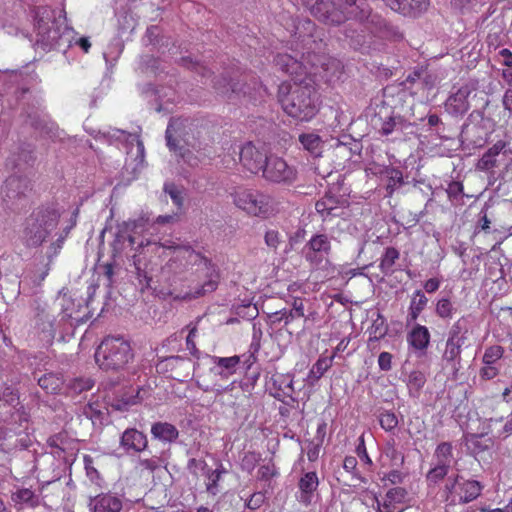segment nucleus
<instances>
[{
    "instance_id": "nucleus-1",
    "label": "nucleus",
    "mask_w": 512,
    "mask_h": 512,
    "mask_svg": "<svg viewBox=\"0 0 512 512\" xmlns=\"http://www.w3.org/2000/svg\"><path fill=\"white\" fill-rule=\"evenodd\" d=\"M302 3L325 24L340 25L350 19L357 20V27L349 25L345 29V36L354 49H360L366 43L363 29L359 31L361 27L378 36L388 22L377 14H370L365 0H302Z\"/></svg>"
},
{
    "instance_id": "nucleus-2",
    "label": "nucleus",
    "mask_w": 512,
    "mask_h": 512,
    "mask_svg": "<svg viewBox=\"0 0 512 512\" xmlns=\"http://www.w3.org/2000/svg\"><path fill=\"white\" fill-rule=\"evenodd\" d=\"M315 23L310 19L300 21L296 25V34L307 47V51L302 53L301 60L287 54L280 53L274 58L275 65L286 74L294 77V81L304 79L310 73L309 67L325 65L326 44L319 36H315Z\"/></svg>"
},
{
    "instance_id": "nucleus-3",
    "label": "nucleus",
    "mask_w": 512,
    "mask_h": 512,
    "mask_svg": "<svg viewBox=\"0 0 512 512\" xmlns=\"http://www.w3.org/2000/svg\"><path fill=\"white\" fill-rule=\"evenodd\" d=\"M278 101L289 117L301 122L310 121L319 110L317 91L306 78L283 82L278 88Z\"/></svg>"
},
{
    "instance_id": "nucleus-4",
    "label": "nucleus",
    "mask_w": 512,
    "mask_h": 512,
    "mask_svg": "<svg viewBox=\"0 0 512 512\" xmlns=\"http://www.w3.org/2000/svg\"><path fill=\"white\" fill-rule=\"evenodd\" d=\"M475 169L488 175L490 185L496 181H506L512 171V147L505 140L496 141L477 160Z\"/></svg>"
},
{
    "instance_id": "nucleus-5",
    "label": "nucleus",
    "mask_w": 512,
    "mask_h": 512,
    "mask_svg": "<svg viewBox=\"0 0 512 512\" xmlns=\"http://www.w3.org/2000/svg\"><path fill=\"white\" fill-rule=\"evenodd\" d=\"M1 453L12 455L32 446L34 438L30 432L29 415L25 411L11 414L10 420H3Z\"/></svg>"
},
{
    "instance_id": "nucleus-6",
    "label": "nucleus",
    "mask_w": 512,
    "mask_h": 512,
    "mask_svg": "<svg viewBox=\"0 0 512 512\" xmlns=\"http://www.w3.org/2000/svg\"><path fill=\"white\" fill-rule=\"evenodd\" d=\"M59 211L53 206L35 209L25 220L23 241L27 247L40 246L48 235L57 227Z\"/></svg>"
},
{
    "instance_id": "nucleus-7",
    "label": "nucleus",
    "mask_w": 512,
    "mask_h": 512,
    "mask_svg": "<svg viewBox=\"0 0 512 512\" xmlns=\"http://www.w3.org/2000/svg\"><path fill=\"white\" fill-rule=\"evenodd\" d=\"M147 223L148 219L141 217L136 220L125 221L117 226V232L112 243L114 259L123 256L132 259L134 253L139 254L140 250L151 244L149 240L141 239L138 241L136 237L145 230Z\"/></svg>"
},
{
    "instance_id": "nucleus-8",
    "label": "nucleus",
    "mask_w": 512,
    "mask_h": 512,
    "mask_svg": "<svg viewBox=\"0 0 512 512\" xmlns=\"http://www.w3.org/2000/svg\"><path fill=\"white\" fill-rule=\"evenodd\" d=\"M133 358L130 343L121 336H107L95 351V361L100 369L118 371Z\"/></svg>"
},
{
    "instance_id": "nucleus-9",
    "label": "nucleus",
    "mask_w": 512,
    "mask_h": 512,
    "mask_svg": "<svg viewBox=\"0 0 512 512\" xmlns=\"http://www.w3.org/2000/svg\"><path fill=\"white\" fill-rule=\"evenodd\" d=\"M370 124L378 134L386 137L392 134L402 136L412 133L414 126L411 121L397 113L386 100L375 105Z\"/></svg>"
},
{
    "instance_id": "nucleus-10",
    "label": "nucleus",
    "mask_w": 512,
    "mask_h": 512,
    "mask_svg": "<svg viewBox=\"0 0 512 512\" xmlns=\"http://www.w3.org/2000/svg\"><path fill=\"white\" fill-rule=\"evenodd\" d=\"M233 204L251 216L266 217L274 212L273 198L246 186H234L229 191Z\"/></svg>"
},
{
    "instance_id": "nucleus-11",
    "label": "nucleus",
    "mask_w": 512,
    "mask_h": 512,
    "mask_svg": "<svg viewBox=\"0 0 512 512\" xmlns=\"http://www.w3.org/2000/svg\"><path fill=\"white\" fill-rule=\"evenodd\" d=\"M36 40L35 45L43 51L56 48L61 39L56 11L48 6H39L34 11Z\"/></svg>"
},
{
    "instance_id": "nucleus-12",
    "label": "nucleus",
    "mask_w": 512,
    "mask_h": 512,
    "mask_svg": "<svg viewBox=\"0 0 512 512\" xmlns=\"http://www.w3.org/2000/svg\"><path fill=\"white\" fill-rule=\"evenodd\" d=\"M35 311V329L38 333L40 340L46 344H51L56 336L58 330L65 326L56 316V311L52 305L40 301L34 302Z\"/></svg>"
},
{
    "instance_id": "nucleus-13",
    "label": "nucleus",
    "mask_w": 512,
    "mask_h": 512,
    "mask_svg": "<svg viewBox=\"0 0 512 512\" xmlns=\"http://www.w3.org/2000/svg\"><path fill=\"white\" fill-rule=\"evenodd\" d=\"M262 177L270 182L281 185H292L297 180V169L289 165L283 158L270 154L263 169Z\"/></svg>"
},
{
    "instance_id": "nucleus-14",
    "label": "nucleus",
    "mask_w": 512,
    "mask_h": 512,
    "mask_svg": "<svg viewBox=\"0 0 512 512\" xmlns=\"http://www.w3.org/2000/svg\"><path fill=\"white\" fill-rule=\"evenodd\" d=\"M334 189V187L330 188L315 204V209L323 221L335 217H342L345 214V208L348 206V201L345 196L336 195L333 192Z\"/></svg>"
},
{
    "instance_id": "nucleus-15",
    "label": "nucleus",
    "mask_w": 512,
    "mask_h": 512,
    "mask_svg": "<svg viewBox=\"0 0 512 512\" xmlns=\"http://www.w3.org/2000/svg\"><path fill=\"white\" fill-rule=\"evenodd\" d=\"M55 309L58 317L64 324V326L69 325L73 327L74 325H78L82 323L84 320V316L81 315V303H75L74 299L67 295L58 296L52 304Z\"/></svg>"
},
{
    "instance_id": "nucleus-16",
    "label": "nucleus",
    "mask_w": 512,
    "mask_h": 512,
    "mask_svg": "<svg viewBox=\"0 0 512 512\" xmlns=\"http://www.w3.org/2000/svg\"><path fill=\"white\" fill-rule=\"evenodd\" d=\"M31 182L26 176L11 175L4 182L2 197L7 204H17L31 191Z\"/></svg>"
},
{
    "instance_id": "nucleus-17",
    "label": "nucleus",
    "mask_w": 512,
    "mask_h": 512,
    "mask_svg": "<svg viewBox=\"0 0 512 512\" xmlns=\"http://www.w3.org/2000/svg\"><path fill=\"white\" fill-rule=\"evenodd\" d=\"M182 125L179 119H171L165 132L166 144L170 151L179 155L185 163L191 167H196L199 164L198 157L189 149L178 144V129Z\"/></svg>"
},
{
    "instance_id": "nucleus-18",
    "label": "nucleus",
    "mask_w": 512,
    "mask_h": 512,
    "mask_svg": "<svg viewBox=\"0 0 512 512\" xmlns=\"http://www.w3.org/2000/svg\"><path fill=\"white\" fill-rule=\"evenodd\" d=\"M268 157L265 150L257 148L252 142H247L239 150L240 162L254 174L262 171Z\"/></svg>"
},
{
    "instance_id": "nucleus-19",
    "label": "nucleus",
    "mask_w": 512,
    "mask_h": 512,
    "mask_svg": "<svg viewBox=\"0 0 512 512\" xmlns=\"http://www.w3.org/2000/svg\"><path fill=\"white\" fill-rule=\"evenodd\" d=\"M192 362L189 358L182 356H169L158 362L156 368L161 372H170V377L180 380L188 378L192 369Z\"/></svg>"
},
{
    "instance_id": "nucleus-20",
    "label": "nucleus",
    "mask_w": 512,
    "mask_h": 512,
    "mask_svg": "<svg viewBox=\"0 0 512 512\" xmlns=\"http://www.w3.org/2000/svg\"><path fill=\"white\" fill-rule=\"evenodd\" d=\"M243 80L235 79L228 72L213 79V88L218 94L229 97L231 94L251 95L252 89L243 84Z\"/></svg>"
},
{
    "instance_id": "nucleus-21",
    "label": "nucleus",
    "mask_w": 512,
    "mask_h": 512,
    "mask_svg": "<svg viewBox=\"0 0 512 512\" xmlns=\"http://www.w3.org/2000/svg\"><path fill=\"white\" fill-rule=\"evenodd\" d=\"M304 251L307 261L311 263H319L321 258H319L318 255L327 256L331 251L330 238L326 234H315L306 243Z\"/></svg>"
},
{
    "instance_id": "nucleus-22",
    "label": "nucleus",
    "mask_w": 512,
    "mask_h": 512,
    "mask_svg": "<svg viewBox=\"0 0 512 512\" xmlns=\"http://www.w3.org/2000/svg\"><path fill=\"white\" fill-rule=\"evenodd\" d=\"M90 512H120L123 508V500L113 493H100L90 497L88 502Z\"/></svg>"
},
{
    "instance_id": "nucleus-23",
    "label": "nucleus",
    "mask_w": 512,
    "mask_h": 512,
    "mask_svg": "<svg viewBox=\"0 0 512 512\" xmlns=\"http://www.w3.org/2000/svg\"><path fill=\"white\" fill-rule=\"evenodd\" d=\"M471 92L472 89L469 85L461 86L446 100V111L453 116L464 115L470 108L468 98Z\"/></svg>"
},
{
    "instance_id": "nucleus-24",
    "label": "nucleus",
    "mask_w": 512,
    "mask_h": 512,
    "mask_svg": "<svg viewBox=\"0 0 512 512\" xmlns=\"http://www.w3.org/2000/svg\"><path fill=\"white\" fill-rule=\"evenodd\" d=\"M393 11L404 16L416 17L425 12L429 0H382Z\"/></svg>"
},
{
    "instance_id": "nucleus-25",
    "label": "nucleus",
    "mask_w": 512,
    "mask_h": 512,
    "mask_svg": "<svg viewBox=\"0 0 512 512\" xmlns=\"http://www.w3.org/2000/svg\"><path fill=\"white\" fill-rule=\"evenodd\" d=\"M318 486L319 479L315 471L304 473L298 482L299 493L296 495L298 502L304 506H309Z\"/></svg>"
},
{
    "instance_id": "nucleus-26",
    "label": "nucleus",
    "mask_w": 512,
    "mask_h": 512,
    "mask_svg": "<svg viewBox=\"0 0 512 512\" xmlns=\"http://www.w3.org/2000/svg\"><path fill=\"white\" fill-rule=\"evenodd\" d=\"M147 444L146 435L135 428L126 429L120 437V446L126 453L142 452L146 449Z\"/></svg>"
},
{
    "instance_id": "nucleus-27",
    "label": "nucleus",
    "mask_w": 512,
    "mask_h": 512,
    "mask_svg": "<svg viewBox=\"0 0 512 512\" xmlns=\"http://www.w3.org/2000/svg\"><path fill=\"white\" fill-rule=\"evenodd\" d=\"M430 332L426 326L416 324L407 335L408 344L418 352L419 356L425 354L430 344Z\"/></svg>"
},
{
    "instance_id": "nucleus-28",
    "label": "nucleus",
    "mask_w": 512,
    "mask_h": 512,
    "mask_svg": "<svg viewBox=\"0 0 512 512\" xmlns=\"http://www.w3.org/2000/svg\"><path fill=\"white\" fill-rule=\"evenodd\" d=\"M304 300L301 298H295L292 302L291 308H284L280 311L274 312L270 315L273 323L284 322L287 326L295 319L304 317Z\"/></svg>"
},
{
    "instance_id": "nucleus-29",
    "label": "nucleus",
    "mask_w": 512,
    "mask_h": 512,
    "mask_svg": "<svg viewBox=\"0 0 512 512\" xmlns=\"http://www.w3.org/2000/svg\"><path fill=\"white\" fill-rule=\"evenodd\" d=\"M483 485L477 480L465 479L462 476L458 489V503L467 504L477 499L482 492Z\"/></svg>"
},
{
    "instance_id": "nucleus-30",
    "label": "nucleus",
    "mask_w": 512,
    "mask_h": 512,
    "mask_svg": "<svg viewBox=\"0 0 512 512\" xmlns=\"http://www.w3.org/2000/svg\"><path fill=\"white\" fill-rule=\"evenodd\" d=\"M27 123L41 135L56 138L59 136L58 126L45 115L37 113L28 116Z\"/></svg>"
},
{
    "instance_id": "nucleus-31",
    "label": "nucleus",
    "mask_w": 512,
    "mask_h": 512,
    "mask_svg": "<svg viewBox=\"0 0 512 512\" xmlns=\"http://www.w3.org/2000/svg\"><path fill=\"white\" fill-rule=\"evenodd\" d=\"M459 342L446 340L445 350L442 354V362L446 367H450L454 372H458L461 368V352L462 346Z\"/></svg>"
},
{
    "instance_id": "nucleus-32",
    "label": "nucleus",
    "mask_w": 512,
    "mask_h": 512,
    "mask_svg": "<svg viewBox=\"0 0 512 512\" xmlns=\"http://www.w3.org/2000/svg\"><path fill=\"white\" fill-rule=\"evenodd\" d=\"M434 464L445 467L450 470L453 463H457L453 455V446L451 442L439 443L433 454Z\"/></svg>"
},
{
    "instance_id": "nucleus-33",
    "label": "nucleus",
    "mask_w": 512,
    "mask_h": 512,
    "mask_svg": "<svg viewBox=\"0 0 512 512\" xmlns=\"http://www.w3.org/2000/svg\"><path fill=\"white\" fill-rule=\"evenodd\" d=\"M151 434L153 438L167 443L174 442L178 436V429L168 422H156L151 427Z\"/></svg>"
},
{
    "instance_id": "nucleus-34",
    "label": "nucleus",
    "mask_w": 512,
    "mask_h": 512,
    "mask_svg": "<svg viewBox=\"0 0 512 512\" xmlns=\"http://www.w3.org/2000/svg\"><path fill=\"white\" fill-rule=\"evenodd\" d=\"M470 321L468 317L462 316L453 323L448 332V340L465 344L468 340Z\"/></svg>"
},
{
    "instance_id": "nucleus-35",
    "label": "nucleus",
    "mask_w": 512,
    "mask_h": 512,
    "mask_svg": "<svg viewBox=\"0 0 512 512\" xmlns=\"http://www.w3.org/2000/svg\"><path fill=\"white\" fill-rule=\"evenodd\" d=\"M299 142L303 149L308 151L312 156H321L324 143L318 134L314 132L302 133L299 135Z\"/></svg>"
},
{
    "instance_id": "nucleus-36",
    "label": "nucleus",
    "mask_w": 512,
    "mask_h": 512,
    "mask_svg": "<svg viewBox=\"0 0 512 512\" xmlns=\"http://www.w3.org/2000/svg\"><path fill=\"white\" fill-rule=\"evenodd\" d=\"M269 391L280 390L289 398H292L294 392L293 378L288 374H275L267 382Z\"/></svg>"
},
{
    "instance_id": "nucleus-37",
    "label": "nucleus",
    "mask_w": 512,
    "mask_h": 512,
    "mask_svg": "<svg viewBox=\"0 0 512 512\" xmlns=\"http://www.w3.org/2000/svg\"><path fill=\"white\" fill-rule=\"evenodd\" d=\"M38 385L47 393V394H57L63 384V378L56 373H46L37 378Z\"/></svg>"
},
{
    "instance_id": "nucleus-38",
    "label": "nucleus",
    "mask_w": 512,
    "mask_h": 512,
    "mask_svg": "<svg viewBox=\"0 0 512 512\" xmlns=\"http://www.w3.org/2000/svg\"><path fill=\"white\" fill-rule=\"evenodd\" d=\"M0 402L14 408L15 412H17L18 409L24 411V407L20 402L19 390L14 386H6L0 391Z\"/></svg>"
},
{
    "instance_id": "nucleus-39",
    "label": "nucleus",
    "mask_w": 512,
    "mask_h": 512,
    "mask_svg": "<svg viewBox=\"0 0 512 512\" xmlns=\"http://www.w3.org/2000/svg\"><path fill=\"white\" fill-rule=\"evenodd\" d=\"M132 264L135 268V273L142 289L149 288L152 277L149 275V272L147 271V264L142 261L140 254L134 253L132 255Z\"/></svg>"
},
{
    "instance_id": "nucleus-40",
    "label": "nucleus",
    "mask_w": 512,
    "mask_h": 512,
    "mask_svg": "<svg viewBox=\"0 0 512 512\" xmlns=\"http://www.w3.org/2000/svg\"><path fill=\"white\" fill-rule=\"evenodd\" d=\"M369 344L372 342H377L380 339L384 338L388 332V326L386 324V319L380 313H377L376 319L373 320L371 327L369 328Z\"/></svg>"
},
{
    "instance_id": "nucleus-41",
    "label": "nucleus",
    "mask_w": 512,
    "mask_h": 512,
    "mask_svg": "<svg viewBox=\"0 0 512 512\" xmlns=\"http://www.w3.org/2000/svg\"><path fill=\"white\" fill-rule=\"evenodd\" d=\"M217 275L210 276V278L205 281L199 288H197L195 291H190L183 296L176 295L174 296V299H196L201 296H204L207 293L213 292L218 285L217 281Z\"/></svg>"
},
{
    "instance_id": "nucleus-42",
    "label": "nucleus",
    "mask_w": 512,
    "mask_h": 512,
    "mask_svg": "<svg viewBox=\"0 0 512 512\" xmlns=\"http://www.w3.org/2000/svg\"><path fill=\"white\" fill-rule=\"evenodd\" d=\"M425 383L426 376L423 372L419 370L411 371L407 379L409 395L411 397L417 398L420 395V391L424 387Z\"/></svg>"
},
{
    "instance_id": "nucleus-43",
    "label": "nucleus",
    "mask_w": 512,
    "mask_h": 512,
    "mask_svg": "<svg viewBox=\"0 0 512 512\" xmlns=\"http://www.w3.org/2000/svg\"><path fill=\"white\" fill-rule=\"evenodd\" d=\"M163 248L173 249L179 252H183L188 255V260L194 264L203 263L204 266H207L209 261L201 256L200 253L195 252L190 246H181L176 245L174 242L167 241L165 243L160 244Z\"/></svg>"
},
{
    "instance_id": "nucleus-44",
    "label": "nucleus",
    "mask_w": 512,
    "mask_h": 512,
    "mask_svg": "<svg viewBox=\"0 0 512 512\" xmlns=\"http://www.w3.org/2000/svg\"><path fill=\"white\" fill-rule=\"evenodd\" d=\"M460 480H462V475L456 473L449 476L444 485L443 494L445 495V501L450 502V504H456L457 502Z\"/></svg>"
},
{
    "instance_id": "nucleus-45",
    "label": "nucleus",
    "mask_w": 512,
    "mask_h": 512,
    "mask_svg": "<svg viewBox=\"0 0 512 512\" xmlns=\"http://www.w3.org/2000/svg\"><path fill=\"white\" fill-rule=\"evenodd\" d=\"M400 253L394 247H387L381 257L379 268L385 275H390L393 272V266L396 260L399 259Z\"/></svg>"
},
{
    "instance_id": "nucleus-46",
    "label": "nucleus",
    "mask_w": 512,
    "mask_h": 512,
    "mask_svg": "<svg viewBox=\"0 0 512 512\" xmlns=\"http://www.w3.org/2000/svg\"><path fill=\"white\" fill-rule=\"evenodd\" d=\"M94 386V381L89 377H76L67 384V390L72 395L81 394L90 390Z\"/></svg>"
},
{
    "instance_id": "nucleus-47",
    "label": "nucleus",
    "mask_w": 512,
    "mask_h": 512,
    "mask_svg": "<svg viewBox=\"0 0 512 512\" xmlns=\"http://www.w3.org/2000/svg\"><path fill=\"white\" fill-rule=\"evenodd\" d=\"M466 443L468 449L473 454H479L481 452H484L488 450L492 445L490 439L483 440V435L479 434H471L470 436L466 437Z\"/></svg>"
},
{
    "instance_id": "nucleus-48",
    "label": "nucleus",
    "mask_w": 512,
    "mask_h": 512,
    "mask_svg": "<svg viewBox=\"0 0 512 512\" xmlns=\"http://www.w3.org/2000/svg\"><path fill=\"white\" fill-rule=\"evenodd\" d=\"M11 499L15 504H27L32 508L36 507L39 503L34 492L28 488L18 489L12 494Z\"/></svg>"
},
{
    "instance_id": "nucleus-49",
    "label": "nucleus",
    "mask_w": 512,
    "mask_h": 512,
    "mask_svg": "<svg viewBox=\"0 0 512 512\" xmlns=\"http://www.w3.org/2000/svg\"><path fill=\"white\" fill-rule=\"evenodd\" d=\"M385 174L388 178L386 184L387 196H392L394 191L404 183L403 174L399 169L393 167L386 169Z\"/></svg>"
},
{
    "instance_id": "nucleus-50",
    "label": "nucleus",
    "mask_w": 512,
    "mask_h": 512,
    "mask_svg": "<svg viewBox=\"0 0 512 512\" xmlns=\"http://www.w3.org/2000/svg\"><path fill=\"white\" fill-rule=\"evenodd\" d=\"M334 355L330 357H320L312 366L309 372V378L319 380L324 373L332 366Z\"/></svg>"
},
{
    "instance_id": "nucleus-51",
    "label": "nucleus",
    "mask_w": 512,
    "mask_h": 512,
    "mask_svg": "<svg viewBox=\"0 0 512 512\" xmlns=\"http://www.w3.org/2000/svg\"><path fill=\"white\" fill-rule=\"evenodd\" d=\"M76 220L74 219L72 221V224L69 227H66L57 237V239L50 244V246L47 249V258L49 261H52L54 257H56L61 250L63 243L65 241V238L69 234L70 230L75 226Z\"/></svg>"
},
{
    "instance_id": "nucleus-52",
    "label": "nucleus",
    "mask_w": 512,
    "mask_h": 512,
    "mask_svg": "<svg viewBox=\"0 0 512 512\" xmlns=\"http://www.w3.org/2000/svg\"><path fill=\"white\" fill-rule=\"evenodd\" d=\"M210 359L213 364L219 365L221 369L232 374L236 372L237 367L240 364V356L237 355L231 357L210 356Z\"/></svg>"
},
{
    "instance_id": "nucleus-53",
    "label": "nucleus",
    "mask_w": 512,
    "mask_h": 512,
    "mask_svg": "<svg viewBox=\"0 0 512 512\" xmlns=\"http://www.w3.org/2000/svg\"><path fill=\"white\" fill-rule=\"evenodd\" d=\"M226 470L220 466L215 470H207L206 476L208 478V483L206 484V490L208 493L212 495H216L218 493V482L221 479L222 474H224Z\"/></svg>"
},
{
    "instance_id": "nucleus-54",
    "label": "nucleus",
    "mask_w": 512,
    "mask_h": 512,
    "mask_svg": "<svg viewBox=\"0 0 512 512\" xmlns=\"http://www.w3.org/2000/svg\"><path fill=\"white\" fill-rule=\"evenodd\" d=\"M449 473V469L436 465L427 472L426 474V480L429 483V485H436L442 480H444Z\"/></svg>"
},
{
    "instance_id": "nucleus-55",
    "label": "nucleus",
    "mask_w": 512,
    "mask_h": 512,
    "mask_svg": "<svg viewBox=\"0 0 512 512\" xmlns=\"http://www.w3.org/2000/svg\"><path fill=\"white\" fill-rule=\"evenodd\" d=\"M456 308L448 298H441L436 304V314L443 319L452 318Z\"/></svg>"
},
{
    "instance_id": "nucleus-56",
    "label": "nucleus",
    "mask_w": 512,
    "mask_h": 512,
    "mask_svg": "<svg viewBox=\"0 0 512 512\" xmlns=\"http://www.w3.org/2000/svg\"><path fill=\"white\" fill-rule=\"evenodd\" d=\"M380 426L387 432L393 431L398 426V418L392 411H383L379 415Z\"/></svg>"
},
{
    "instance_id": "nucleus-57",
    "label": "nucleus",
    "mask_w": 512,
    "mask_h": 512,
    "mask_svg": "<svg viewBox=\"0 0 512 512\" xmlns=\"http://www.w3.org/2000/svg\"><path fill=\"white\" fill-rule=\"evenodd\" d=\"M504 353V349L499 345H494L486 348L482 361L485 365H493L497 360H499Z\"/></svg>"
},
{
    "instance_id": "nucleus-58",
    "label": "nucleus",
    "mask_w": 512,
    "mask_h": 512,
    "mask_svg": "<svg viewBox=\"0 0 512 512\" xmlns=\"http://www.w3.org/2000/svg\"><path fill=\"white\" fill-rule=\"evenodd\" d=\"M261 337H262L261 328L257 327L256 324H253V338H252V342L250 344L251 354L249 355V358L247 360V362H249V364L247 365L248 368L250 367V364L255 361L254 354L257 353L261 347V345H260Z\"/></svg>"
},
{
    "instance_id": "nucleus-59",
    "label": "nucleus",
    "mask_w": 512,
    "mask_h": 512,
    "mask_svg": "<svg viewBox=\"0 0 512 512\" xmlns=\"http://www.w3.org/2000/svg\"><path fill=\"white\" fill-rule=\"evenodd\" d=\"M436 77L429 73L427 70H420L419 82L417 85V91L419 90H430L435 86Z\"/></svg>"
},
{
    "instance_id": "nucleus-60",
    "label": "nucleus",
    "mask_w": 512,
    "mask_h": 512,
    "mask_svg": "<svg viewBox=\"0 0 512 512\" xmlns=\"http://www.w3.org/2000/svg\"><path fill=\"white\" fill-rule=\"evenodd\" d=\"M264 241L265 244L272 249L273 251H276L279 245L282 243V236L278 230L270 229L267 230L264 235Z\"/></svg>"
},
{
    "instance_id": "nucleus-61",
    "label": "nucleus",
    "mask_w": 512,
    "mask_h": 512,
    "mask_svg": "<svg viewBox=\"0 0 512 512\" xmlns=\"http://www.w3.org/2000/svg\"><path fill=\"white\" fill-rule=\"evenodd\" d=\"M183 65L187 67L188 69L194 70L196 73L201 75L202 77L210 76L211 72L210 70L204 66L203 64L193 61L190 57H183L181 59Z\"/></svg>"
},
{
    "instance_id": "nucleus-62",
    "label": "nucleus",
    "mask_w": 512,
    "mask_h": 512,
    "mask_svg": "<svg viewBox=\"0 0 512 512\" xmlns=\"http://www.w3.org/2000/svg\"><path fill=\"white\" fill-rule=\"evenodd\" d=\"M378 37L389 40H400L403 38L402 33L399 31L398 27L392 25L390 22H387L385 28H383Z\"/></svg>"
},
{
    "instance_id": "nucleus-63",
    "label": "nucleus",
    "mask_w": 512,
    "mask_h": 512,
    "mask_svg": "<svg viewBox=\"0 0 512 512\" xmlns=\"http://www.w3.org/2000/svg\"><path fill=\"white\" fill-rule=\"evenodd\" d=\"M407 496V491L403 487H394L387 491L386 493V502L391 503H401L405 500Z\"/></svg>"
},
{
    "instance_id": "nucleus-64",
    "label": "nucleus",
    "mask_w": 512,
    "mask_h": 512,
    "mask_svg": "<svg viewBox=\"0 0 512 512\" xmlns=\"http://www.w3.org/2000/svg\"><path fill=\"white\" fill-rule=\"evenodd\" d=\"M164 191H165V193H167L170 196L171 200L178 208L182 207V205H183L182 193L174 183H165Z\"/></svg>"
}]
</instances>
